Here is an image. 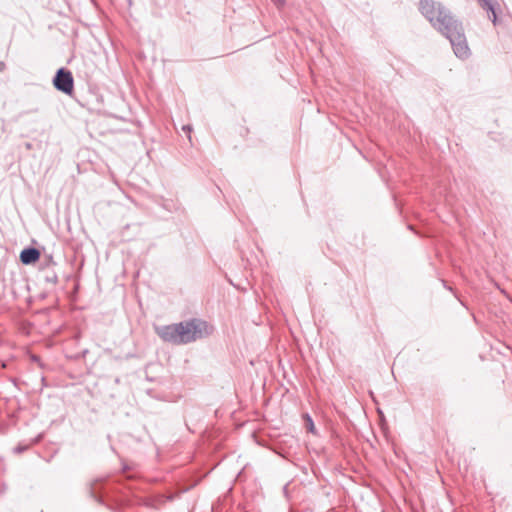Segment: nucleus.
<instances>
[{"mask_svg": "<svg viewBox=\"0 0 512 512\" xmlns=\"http://www.w3.org/2000/svg\"><path fill=\"white\" fill-rule=\"evenodd\" d=\"M419 9L434 28L449 39L454 53L459 58H467L469 47L461 23L442 4L433 0H421Z\"/></svg>", "mask_w": 512, "mask_h": 512, "instance_id": "1", "label": "nucleus"}, {"mask_svg": "<svg viewBox=\"0 0 512 512\" xmlns=\"http://www.w3.org/2000/svg\"><path fill=\"white\" fill-rule=\"evenodd\" d=\"M159 337L165 342L176 345L187 344L202 339L212 333V327L200 319H191L180 323L156 328Z\"/></svg>", "mask_w": 512, "mask_h": 512, "instance_id": "2", "label": "nucleus"}, {"mask_svg": "<svg viewBox=\"0 0 512 512\" xmlns=\"http://www.w3.org/2000/svg\"><path fill=\"white\" fill-rule=\"evenodd\" d=\"M54 86L66 94H71L74 87L73 77L70 71L59 69L53 80Z\"/></svg>", "mask_w": 512, "mask_h": 512, "instance_id": "3", "label": "nucleus"}, {"mask_svg": "<svg viewBox=\"0 0 512 512\" xmlns=\"http://www.w3.org/2000/svg\"><path fill=\"white\" fill-rule=\"evenodd\" d=\"M40 258V252L36 248H26L20 253V260L23 264H32Z\"/></svg>", "mask_w": 512, "mask_h": 512, "instance_id": "4", "label": "nucleus"}, {"mask_svg": "<svg viewBox=\"0 0 512 512\" xmlns=\"http://www.w3.org/2000/svg\"><path fill=\"white\" fill-rule=\"evenodd\" d=\"M479 4L483 9H486L487 11L491 12V16H489L492 19V22L496 23V13H495V4L496 2L494 0H478Z\"/></svg>", "mask_w": 512, "mask_h": 512, "instance_id": "5", "label": "nucleus"}, {"mask_svg": "<svg viewBox=\"0 0 512 512\" xmlns=\"http://www.w3.org/2000/svg\"><path fill=\"white\" fill-rule=\"evenodd\" d=\"M304 419H305V427H306V429L309 432L314 434L315 433V426H314L312 418L308 414H306L304 416Z\"/></svg>", "mask_w": 512, "mask_h": 512, "instance_id": "6", "label": "nucleus"}, {"mask_svg": "<svg viewBox=\"0 0 512 512\" xmlns=\"http://www.w3.org/2000/svg\"><path fill=\"white\" fill-rule=\"evenodd\" d=\"M277 6H283L285 3V0H272Z\"/></svg>", "mask_w": 512, "mask_h": 512, "instance_id": "7", "label": "nucleus"}, {"mask_svg": "<svg viewBox=\"0 0 512 512\" xmlns=\"http://www.w3.org/2000/svg\"><path fill=\"white\" fill-rule=\"evenodd\" d=\"M6 68V65L4 62L0 61V72L4 71Z\"/></svg>", "mask_w": 512, "mask_h": 512, "instance_id": "8", "label": "nucleus"}, {"mask_svg": "<svg viewBox=\"0 0 512 512\" xmlns=\"http://www.w3.org/2000/svg\"><path fill=\"white\" fill-rule=\"evenodd\" d=\"M183 130H187L188 132H190L191 128L189 126H183Z\"/></svg>", "mask_w": 512, "mask_h": 512, "instance_id": "9", "label": "nucleus"}]
</instances>
